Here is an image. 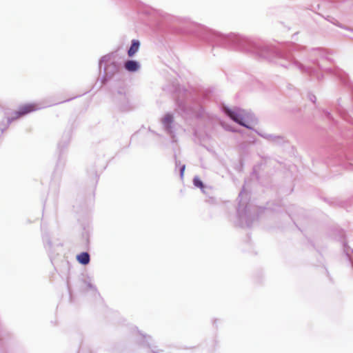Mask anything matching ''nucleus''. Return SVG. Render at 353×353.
Segmentation results:
<instances>
[{
	"instance_id": "22",
	"label": "nucleus",
	"mask_w": 353,
	"mask_h": 353,
	"mask_svg": "<svg viewBox=\"0 0 353 353\" xmlns=\"http://www.w3.org/2000/svg\"><path fill=\"white\" fill-rule=\"evenodd\" d=\"M192 182L195 187L200 188L201 190L205 194L207 193L206 190L210 189V188L203 183V182L198 176H195L193 178Z\"/></svg>"
},
{
	"instance_id": "6",
	"label": "nucleus",
	"mask_w": 353,
	"mask_h": 353,
	"mask_svg": "<svg viewBox=\"0 0 353 353\" xmlns=\"http://www.w3.org/2000/svg\"><path fill=\"white\" fill-rule=\"evenodd\" d=\"M223 112L235 123L250 130L252 129V124L256 121L254 114L245 110L240 108L233 110L228 106H224Z\"/></svg>"
},
{
	"instance_id": "8",
	"label": "nucleus",
	"mask_w": 353,
	"mask_h": 353,
	"mask_svg": "<svg viewBox=\"0 0 353 353\" xmlns=\"http://www.w3.org/2000/svg\"><path fill=\"white\" fill-rule=\"evenodd\" d=\"M42 230V240L43 243L44 248L48 254L49 258L53 265L54 260L56 255L59 254V251L62 247L61 243H52L50 239L49 234L47 232L43 231V225H41Z\"/></svg>"
},
{
	"instance_id": "20",
	"label": "nucleus",
	"mask_w": 353,
	"mask_h": 353,
	"mask_svg": "<svg viewBox=\"0 0 353 353\" xmlns=\"http://www.w3.org/2000/svg\"><path fill=\"white\" fill-rule=\"evenodd\" d=\"M141 42L138 39H132L130 46L127 50V54L129 57H133L139 50Z\"/></svg>"
},
{
	"instance_id": "7",
	"label": "nucleus",
	"mask_w": 353,
	"mask_h": 353,
	"mask_svg": "<svg viewBox=\"0 0 353 353\" xmlns=\"http://www.w3.org/2000/svg\"><path fill=\"white\" fill-rule=\"evenodd\" d=\"M38 108L34 103H26L21 105L19 109L13 112V116L8 117L6 119V124L4 127H2L3 124L1 125V130L2 132L7 129V128L12 123V122L19 118L23 117L35 110Z\"/></svg>"
},
{
	"instance_id": "21",
	"label": "nucleus",
	"mask_w": 353,
	"mask_h": 353,
	"mask_svg": "<svg viewBox=\"0 0 353 353\" xmlns=\"http://www.w3.org/2000/svg\"><path fill=\"white\" fill-rule=\"evenodd\" d=\"M76 259L79 263L86 265L90 261V255L88 252H82L77 255Z\"/></svg>"
},
{
	"instance_id": "11",
	"label": "nucleus",
	"mask_w": 353,
	"mask_h": 353,
	"mask_svg": "<svg viewBox=\"0 0 353 353\" xmlns=\"http://www.w3.org/2000/svg\"><path fill=\"white\" fill-rule=\"evenodd\" d=\"M141 339L138 341V343L144 347H147L150 350V353H163V350L158 348L154 345V341L152 337L149 335H145L140 333Z\"/></svg>"
},
{
	"instance_id": "31",
	"label": "nucleus",
	"mask_w": 353,
	"mask_h": 353,
	"mask_svg": "<svg viewBox=\"0 0 353 353\" xmlns=\"http://www.w3.org/2000/svg\"><path fill=\"white\" fill-rule=\"evenodd\" d=\"M219 321V319H214L213 321V325L215 327H217V323Z\"/></svg>"
},
{
	"instance_id": "14",
	"label": "nucleus",
	"mask_w": 353,
	"mask_h": 353,
	"mask_svg": "<svg viewBox=\"0 0 353 353\" xmlns=\"http://www.w3.org/2000/svg\"><path fill=\"white\" fill-rule=\"evenodd\" d=\"M264 175L265 174L263 165L260 163L253 167L252 172L250 175V179L254 182L263 185L264 182Z\"/></svg>"
},
{
	"instance_id": "36",
	"label": "nucleus",
	"mask_w": 353,
	"mask_h": 353,
	"mask_svg": "<svg viewBox=\"0 0 353 353\" xmlns=\"http://www.w3.org/2000/svg\"><path fill=\"white\" fill-rule=\"evenodd\" d=\"M300 110H301V109H300V108H298V109L294 110V112H299Z\"/></svg>"
},
{
	"instance_id": "9",
	"label": "nucleus",
	"mask_w": 353,
	"mask_h": 353,
	"mask_svg": "<svg viewBox=\"0 0 353 353\" xmlns=\"http://www.w3.org/2000/svg\"><path fill=\"white\" fill-rule=\"evenodd\" d=\"M114 102L122 112H128L133 109L129 96L123 90H119L117 92L114 97Z\"/></svg>"
},
{
	"instance_id": "38",
	"label": "nucleus",
	"mask_w": 353,
	"mask_h": 353,
	"mask_svg": "<svg viewBox=\"0 0 353 353\" xmlns=\"http://www.w3.org/2000/svg\"><path fill=\"white\" fill-rule=\"evenodd\" d=\"M341 236H342V237H343V236H344L343 232H342Z\"/></svg>"
},
{
	"instance_id": "37",
	"label": "nucleus",
	"mask_w": 353,
	"mask_h": 353,
	"mask_svg": "<svg viewBox=\"0 0 353 353\" xmlns=\"http://www.w3.org/2000/svg\"><path fill=\"white\" fill-rule=\"evenodd\" d=\"M71 99H69L65 100V101H64V102H65V101H70Z\"/></svg>"
},
{
	"instance_id": "17",
	"label": "nucleus",
	"mask_w": 353,
	"mask_h": 353,
	"mask_svg": "<svg viewBox=\"0 0 353 353\" xmlns=\"http://www.w3.org/2000/svg\"><path fill=\"white\" fill-rule=\"evenodd\" d=\"M335 109L339 115L343 120L353 125V118L349 114L347 110L341 105V99L338 100Z\"/></svg>"
},
{
	"instance_id": "34",
	"label": "nucleus",
	"mask_w": 353,
	"mask_h": 353,
	"mask_svg": "<svg viewBox=\"0 0 353 353\" xmlns=\"http://www.w3.org/2000/svg\"><path fill=\"white\" fill-rule=\"evenodd\" d=\"M67 286H68L69 292H70V284H69L68 280L67 281Z\"/></svg>"
},
{
	"instance_id": "5",
	"label": "nucleus",
	"mask_w": 353,
	"mask_h": 353,
	"mask_svg": "<svg viewBox=\"0 0 353 353\" xmlns=\"http://www.w3.org/2000/svg\"><path fill=\"white\" fill-rule=\"evenodd\" d=\"M104 64L103 73L100 79L101 88L109 81H119L123 79L124 73L122 69V62L115 60L114 52L107 54L99 60V70L101 72L102 65Z\"/></svg>"
},
{
	"instance_id": "27",
	"label": "nucleus",
	"mask_w": 353,
	"mask_h": 353,
	"mask_svg": "<svg viewBox=\"0 0 353 353\" xmlns=\"http://www.w3.org/2000/svg\"><path fill=\"white\" fill-rule=\"evenodd\" d=\"M325 19L328 21L331 22L332 23L335 24L339 27H341V26L339 23H336V20L335 19H334L333 17L327 16V18H325Z\"/></svg>"
},
{
	"instance_id": "15",
	"label": "nucleus",
	"mask_w": 353,
	"mask_h": 353,
	"mask_svg": "<svg viewBox=\"0 0 353 353\" xmlns=\"http://www.w3.org/2000/svg\"><path fill=\"white\" fill-rule=\"evenodd\" d=\"M80 288L82 290L90 292L93 296L99 294L96 286L92 283V280L90 277H83L79 280Z\"/></svg>"
},
{
	"instance_id": "30",
	"label": "nucleus",
	"mask_w": 353,
	"mask_h": 353,
	"mask_svg": "<svg viewBox=\"0 0 353 353\" xmlns=\"http://www.w3.org/2000/svg\"><path fill=\"white\" fill-rule=\"evenodd\" d=\"M255 279L256 280V282H258V283H262V281H263L262 276L259 274H256Z\"/></svg>"
},
{
	"instance_id": "29",
	"label": "nucleus",
	"mask_w": 353,
	"mask_h": 353,
	"mask_svg": "<svg viewBox=\"0 0 353 353\" xmlns=\"http://www.w3.org/2000/svg\"><path fill=\"white\" fill-rule=\"evenodd\" d=\"M174 159H175V169H176V168L179 169L180 165H182V164L181 163L180 161L176 159V154H174Z\"/></svg>"
},
{
	"instance_id": "28",
	"label": "nucleus",
	"mask_w": 353,
	"mask_h": 353,
	"mask_svg": "<svg viewBox=\"0 0 353 353\" xmlns=\"http://www.w3.org/2000/svg\"><path fill=\"white\" fill-rule=\"evenodd\" d=\"M325 19L328 21L331 22L332 23L335 24L339 27H341V26L339 23H336V20L335 19H334L333 17L327 16V18H325Z\"/></svg>"
},
{
	"instance_id": "16",
	"label": "nucleus",
	"mask_w": 353,
	"mask_h": 353,
	"mask_svg": "<svg viewBox=\"0 0 353 353\" xmlns=\"http://www.w3.org/2000/svg\"><path fill=\"white\" fill-rule=\"evenodd\" d=\"M124 68L126 71L134 73L141 68L140 63L134 59H127L122 63V69Z\"/></svg>"
},
{
	"instance_id": "12",
	"label": "nucleus",
	"mask_w": 353,
	"mask_h": 353,
	"mask_svg": "<svg viewBox=\"0 0 353 353\" xmlns=\"http://www.w3.org/2000/svg\"><path fill=\"white\" fill-rule=\"evenodd\" d=\"M174 116L172 113L168 112L161 119V123L166 133L171 137H174V131L173 128Z\"/></svg>"
},
{
	"instance_id": "24",
	"label": "nucleus",
	"mask_w": 353,
	"mask_h": 353,
	"mask_svg": "<svg viewBox=\"0 0 353 353\" xmlns=\"http://www.w3.org/2000/svg\"><path fill=\"white\" fill-rule=\"evenodd\" d=\"M322 112L324 115V117L330 120V121H333L334 123L335 122V119L334 118V117L332 116V114H331V112H330L329 111L326 110H322Z\"/></svg>"
},
{
	"instance_id": "13",
	"label": "nucleus",
	"mask_w": 353,
	"mask_h": 353,
	"mask_svg": "<svg viewBox=\"0 0 353 353\" xmlns=\"http://www.w3.org/2000/svg\"><path fill=\"white\" fill-rule=\"evenodd\" d=\"M72 136V130L71 129H68L64 131L63 135L61 137V140L59 141L57 144V151L58 152L65 153V150L68 148Z\"/></svg>"
},
{
	"instance_id": "26",
	"label": "nucleus",
	"mask_w": 353,
	"mask_h": 353,
	"mask_svg": "<svg viewBox=\"0 0 353 353\" xmlns=\"http://www.w3.org/2000/svg\"><path fill=\"white\" fill-rule=\"evenodd\" d=\"M307 98L312 101V103H315L316 101V97L314 94H313L312 92H308L307 95Z\"/></svg>"
},
{
	"instance_id": "32",
	"label": "nucleus",
	"mask_w": 353,
	"mask_h": 353,
	"mask_svg": "<svg viewBox=\"0 0 353 353\" xmlns=\"http://www.w3.org/2000/svg\"><path fill=\"white\" fill-rule=\"evenodd\" d=\"M63 263H64V265H65V266H66L68 268H69V262H68V261H63Z\"/></svg>"
},
{
	"instance_id": "2",
	"label": "nucleus",
	"mask_w": 353,
	"mask_h": 353,
	"mask_svg": "<svg viewBox=\"0 0 353 353\" xmlns=\"http://www.w3.org/2000/svg\"><path fill=\"white\" fill-rule=\"evenodd\" d=\"M174 97L176 111L179 114L198 119L205 117V111L202 105L204 96L196 89L179 86L176 89Z\"/></svg>"
},
{
	"instance_id": "33",
	"label": "nucleus",
	"mask_w": 353,
	"mask_h": 353,
	"mask_svg": "<svg viewBox=\"0 0 353 353\" xmlns=\"http://www.w3.org/2000/svg\"><path fill=\"white\" fill-rule=\"evenodd\" d=\"M239 163H240V168H243V160H242V159H240Z\"/></svg>"
},
{
	"instance_id": "4",
	"label": "nucleus",
	"mask_w": 353,
	"mask_h": 353,
	"mask_svg": "<svg viewBox=\"0 0 353 353\" xmlns=\"http://www.w3.org/2000/svg\"><path fill=\"white\" fill-rule=\"evenodd\" d=\"M246 185L247 181H245V185L239 194L236 215L234 221L235 226L242 228L252 227L254 222L265 213L264 207L254 205L248 201Z\"/></svg>"
},
{
	"instance_id": "23",
	"label": "nucleus",
	"mask_w": 353,
	"mask_h": 353,
	"mask_svg": "<svg viewBox=\"0 0 353 353\" xmlns=\"http://www.w3.org/2000/svg\"><path fill=\"white\" fill-rule=\"evenodd\" d=\"M303 212V210L301 208H299L298 207L295 205H292L288 211V213L289 214V216H290L291 219L294 221L295 223V219L294 216L296 215L297 212V216H299L300 214H302Z\"/></svg>"
},
{
	"instance_id": "25",
	"label": "nucleus",
	"mask_w": 353,
	"mask_h": 353,
	"mask_svg": "<svg viewBox=\"0 0 353 353\" xmlns=\"http://www.w3.org/2000/svg\"><path fill=\"white\" fill-rule=\"evenodd\" d=\"M185 170V164L180 165L179 170L180 178L181 179H183V178Z\"/></svg>"
},
{
	"instance_id": "18",
	"label": "nucleus",
	"mask_w": 353,
	"mask_h": 353,
	"mask_svg": "<svg viewBox=\"0 0 353 353\" xmlns=\"http://www.w3.org/2000/svg\"><path fill=\"white\" fill-rule=\"evenodd\" d=\"M66 163L65 153L58 152V159L55 165L54 174H61Z\"/></svg>"
},
{
	"instance_id": "3",
	"label": "nucleus",
	"mask_w": 353,
	"mask_h": 353,
	"mask_svg": "<svg viewBox=\"0 0 353 353\" xmlns=\"http://www.w3.org/2000/svg\"><path fill=\"white\" fill-rule=\"evenodd\" d=\"M139 12L154 22L157 28L166 32L181 34L187 19L169 14L162 10L156 9L149 6H143Z\"/></svg>"
},
{
	"instance_id": "10",
	"label": "nucleus",
	"mask_w": 353,
	"mask_h": 353,
	"mask_svg": "<svg viewBox=\"0 0 353 353\" xmlns=\"http://www.w3.org/2000/svg\"><path fill=\"white\" fill-rule=\"evenodd\" d=\"M336 164L342 165L345 169H351L352 167V163H346V161H352V152L347 150L345 148H341L335 154Z\"/></svg>"
},
{
	"instance_id": "19",
	"label": "nucleus",
	"mask_w": 353,
	"mask_h": 353,
	"mask_svg": "<svg viewBox=\"0 0 353 353\" xmlns=\"http://www.w3.org/2000/svg\"><path fill=\"white\" fill-rule=\"evenodd\" d=\"M266 141L276 145H281L287 141L285 138L283 136L268 134H266Z\"/></svg>"
},
{
	"instance_id": "35",
	"label": "nucleus",
	"mask_w": 353,
	"mask_h": 353,
	"mask_svg": "<svg viewBox=\"0 0 353 353\" xmlns=\"http://www.w3.org/2000/svg\"><path fill=\"white\" fill-rule=\"evenodd\" d=\"M228 130H230V131H232V132H236V130L233 128H226Z\"/></svg>"
},
{
	"instance_id": "1",
	"label": "nucleus",
	"mask_w": 353,
	"mask_h": 353,
	"mask_svg": "<svg viewBox=\"0 0 353 353\" xmlns=\"http://www.w3.org/2000/svg\"><path fill=\"white\" fill-rule=\"evenodd\" d=\"M191 32L195 37L209 45L213 55H215L214 49L220 47L247 53L259 61H262L265 59L263 39L250 38L234 32L223 34L199 23L192 24Z\"/></svg>"
}]
</instances>
